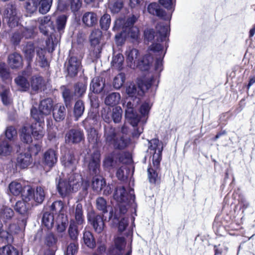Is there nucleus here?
I'll use <instances>...</instances> for the list:
<instances>
[{"label": "nucleus", "mask_w": 255, "mask_h": 255, "mask_svg": "<svg viewBox=\"0 0 255 255\" xmlns=\"http://www.w3.org/2000/svg\"><path fill=\"white\" fill-rule=\"evenodd\" d=\"M114 198L118 203V207L115 210V217L119 218L118 214L121 213L126 214L129 207L135 208V195L132 189H130L128 192L123 186L117 187L114 193Z\"/></svg>", "instance_id": "nucleus-1"}, {"label": "nucleus", "mask_w": 255, "mask_h": 255, "mask_svg": "<svg viewBox=\"0 0 255 255\" xmlns=\"http://www.w3.org/2000/svg\"><path fill=\"white\" fill-rule=\"evenodd\" d=\"M87 88V82H78L74 85V92L65 86L61 87L62 90V97L68 113H71V108L73 105L75 96L80 99L85 95Z\"/></svg>", "instance_id": "nucleus-2"}, {"label": "nucleus", "mask_w": 255, "mask_h": 255, "mask_svg": "<svg viewBox=\"0 0 255 255\" xmlns=\"http://www.w3.org/2000/svg\"><path fill=\"white\" fill-rule=\"evenodd\" d=\"M82 180L81 176L77 173L71 174L68 182L60 179L57 184L59 193L64 196L71 192H76L80 187Z\"/></svg>", "instance_id": "nucleus-3"}, {"label": "nucleus", "mask_w": 255, "mask_h": 255, "mask_svg": "<svg viewBox=\"0 0 255 255\" xmlns=\"http://www.w3.org/2000/svg\"><path fill=\"white\" fill-rule=\"evenodd\" d=\"M54 109L53 101L51 98L41 100L38 108L32 106L30 109V115L35 121H43L44 116L50 115Z\"/></svg>", "instance_id": "nucleus-4"}, {"label": "nucleus", "mask_w": 255, "mask_h": 255, "mask_svg": "<svg viewBox=\"0 0 255 255\" xmlns=\"http://www.w3.org/2000/svg\"><path fill=\"white\" fill-rule=\"evenodd\" d=\"M148 140V149L143 159H162L163 144L158 138Z\"/></svg>", "instance_id": "nucleus-5"}, {"label": "nucleus", "mask_w": 255, "mask_h": 255, "mask_svg": "<svg viewBox=\"0 0 255 255\" xmlns=\"http://www.w3.org/2000/svg\"><path fill=\"white\" fill-rule=\"evenodd\" d=\"M19 20V17L16 6L13 4H7L2 14L3 23H6L11 29L18 25Z\"/></svg>", "instance_id": "nucleus-6"}, {"label": "nucleus", "mask_w": 255, "mask_h": 255, "mask_svg": "<svg viewBox=\"0 0 255 255\" xmlns=\"http://www.w3.org/2000/svg\"><path fill=\"white\" fill-rule=\"evenodd\" d=\"M125 117L127 122L132 127L138 126L139 122H141L142 124H145L146 123V119L145 120L142 119L134 108L133 105L131 102H128L127 104Z\"/></svg>", "instance_id": "nucleus-7"}, {"label": "nucleus", "mask_w": 255, "mask_h": 255, "mask_svg": "<svg viewBox=\"0 0 255 255\" xmlns=\"http://www.w3.org/2000/svg\"><path fill=\"white\" fill-rule=\"evenodd\" d=\"M67 76L74 78L77 76L79 70L81 68L82 64L80 59L76 56L69 55L65 63Z\"/></svg>", "instance_id": "nucleus-8"}, {"label": "nucleus", "mask_w": 255, "mask_h": 255, "mask_svg": "<svg viewBox=\"0 0 255 255\" xmlns=\"http://www.w3.org/2000/svg\"><path fill=\"white\" fill-rule=\"evenodd\" d=\"M84 140V133L81 128H72L65 135V141L67 144H78Z\"/></svg>", "instance_id": "nucleus-9"}, {"label": "nucleus", "mask_w": 255, "mask_h": 255, "mask_svg": "<svg viewBox=\"0 0 255 255\" xmlns=\"http://www.w3.org/2000/svg\"><path fill=\"white\" fill-rule=\"evenodd\" d=\"M87 219L96 232L101 233L103 231L105 224L102 216L92 211L88 213Z\"/></svg>", "instance_id": "nucleus-10"}, {"label": "nucleus", "mask_w": 255, "mask_h": 255, "mask_svg": "<svg viewBox=\"0 0 255 255\" xmlns=\"http://www.w3.org/2000/svg\"><path fill=\"white\" fill-rule=\"evenodd\" d=\"M147 10L149 13L155 15L161 19L169 21L171 19V13H167L164 9L155 2L149 3L147 5Z\"/></svg>", "instance_id": "nucleus-11"}, {"label": "nucleus", "mask_w": 255, "mask_h": 255, "mask_svg": "<svg viewBox=\"0 0 255 255\" xmlns=\"http://www.w3.org/2000/svg\"><path fill=\"white\" fill-rule=\"evenodd\" d=\"M131 239L130 243L128 246V251L125 252L124 248L126 246L125 239L124 237H117L115 240V248L112 251L113 255H131L132 253Z\"/></svg>", "instance_id": "nucleus-12"}, {"label": "nucleus", "mask_w": 255, "mask_h": 255, "mask_svg": "<svg viewBox=\"0 0 255 255\" xmlns=\"http://www.w3.org/2000/svg\"><path fill=\"white\" fill-rule=\"evenodd\" d=\"M157 41L163 42L166 40L169 41L168 37L170 35V28L169 25L164 22H158L156 26Z\"/></svg>", "instance_id": "nucleus-13"}, {"label": "nucleus", "mask_w": 255, "mask_h": 255, "mask_svg": "<svg viewBox=\"0 0 255 255\" xmlns=\"http://www.w3.org/2000/svg\"><path fill=\"white\" fill-rule=\"evenodd\" d=\"M71 113H68L67 111L68 116H71L72 115L74 117L75 121H78L83 115L85 111V106L84 102L81 100H77L71 108Z\"/></svg>", "instance_id": "nucleus-14"}, {"label": "nucleus", "mask_w": 255, "mask_h": 255, "mask_svg": "<svg viewBox=\"0 0 255 255\" xmlns=\"http://www.w3.org/2000/svg\"><path fill=\"white\" fill-rule=\"evenodd\" d=\"M41 150V146L38 143L29 145L27 150L24 151H17L18 156L16 159H24L27 158L30 159L32 155H36Z\"/></svg>", "instance_id": "nucleus-15"}, {"label": "nucleus", "mask_w": 255, "mask_h": 255, "mask_svg": "<svg viewBox=\"0 0 255 255\" xmlns=\"http://www.w3.org/2000/svg\"><path fill=\"white\" fill-rule=\"evenodd\" d=\"M45 86V82L42 76L34 75L29 78V88H31L33 92L38 93Z\"/></svg>", "instance_id": "nucleus-16"}, {"label": "nucleus", "mask_w": 255, "mask_h": 255, "mask_svg": "<svg viewBox=\"0 0 255 255\" xmlns=\"http://www.w3.org/2000/svg\"><path fill=\"white\" fill-rule=\"evenodd\" d=\"M158 77L155 74L152 75L148 78H137L136 84L138 88L142 92L148 90L154 83Z\"/></svg>", "instance_id": "nucleus-17"}, {"label": "nucleus", "mask_w": 255, "mask_h": 255, "mask_svg": "<svg viewBox=\"0 0 255 255\" xmlns=\"http://www.w3.org/2000/svg\"><path fill=\"white\" fill-rule=\"evenodd\" d=\"M35 123L32 124L29 128L31 134L35 140L41 139L44 135L43 126L44 125L43 121H35Z\"/></svg>", "instance_id": "nucleus-18"}, {"label": "nucleus", "mask_w": 255, "mask_h": 255, "mask_svg": "<svg viewBox=\"0 0 255 255\" xmlns=\"http://www.w3.org/2000/svg\"><path fill=\"white\" fill-rule=\"evenodd\" d=\"M153 62V57L149 54H146L137 60L136 67L140 71H147L150 69Z\"/></svg>", "instance_id": "nucleus-19"}, {"label": "nucleus", "mask_w": 255, "mask_h": 255, "mask_svg": "<svg viewBox=\"0 0 255 255\" xmlns=\"http://www.w3.org/2000/svg\"><path fill=\"white\" fill-rule=\"evenodd\" d=\"M129 163L123 164L117 172V176L120 180H125L130 175H132L133 169V160H129Z\"/></svg>", "instance_id": "nucleus-20"}, {"label": "nucleus", "mask_w": 255, "mask_h": 255, "mask_svg": "<svg viewBox=\"0 0 255 255\" xmlns=\"http://www.w3.org/2000/svg\"><path fill=\"white\" fill-rule=\"evenodd\" d=\"M160 166V160H152L147 169L148 177L151 183H155L157 177V171Z\"/></svg>", "instance_id": "nucleus-21"}, {"label": "nucleus", "mask_w": 255, "mask_h": 255, "mask_svg": "<svg viewBox=\"0 0 255 255\" xmlns=\"http://www.w3.org/2000/svg\"><path fill=\"white\" fill-rule=\"evenodd\" d=\"M7 62L12 69H19L22 66V57L16 52L12 53L8 55Z\"/></svg>", "instance_id": "nucleus-22"}, {"label": "nucleus", "mask_w": 255, "mask_h": 255, "mask_svg": "<svg viewBox=\"0 0 255 255\" xmlns=\"http://www.w3.org/2000/svg\"><path fill=\"white\" fill-rule=\"evenodd\" d=\"M83 23L87 27H92L98 23V17L96 13L92 11L86 12L82 17Z\"/></svg>", "instance_id": "nucleus-23"}, {"label": "nucleus", "mask_w": 255, "mask_h": 255, "mask_svg": "<svg viewBox=\"0 0 255 255\" xmlns=\"http://www.w3.org/2000/svg\"><path fill=\"white\" fill-rule=\"evenodd\" d=\"M12 149L11 143L4 140L2 136H0V156L6 157L10 155Z\"/></svg>", "instance_id": "nucleus-24"}, {"label": "nucleus", "mask_w": 255, "mask_h": 255, "mask_svg": "<svg viewBox=\"0 0 255 255\" xmlns=\"http://www.w3.org/2000/svg\"><path fill=\"white\" fill-rule=\"evenodd\" d=\"M34 204L32 203H26L23 201H18L14 206L15 211L19 214L27 215L29 210Z\"/></svg>", "instance_id": "nucleus-25"}, {"label": "nucleus", "mask_w": 255, "mask_h": 255, "mask_svg": "<svg viewBox=\"0 0 255 255\" xmlns=\"http://www.w3.org/2000/svg\"><path fill=\"white\" fill-rule=\"evenodd\" d=\"M125 214H122L121 213H119L118 214V217L119 218H116L115 217V213L110 211V213L109 214V219H112L113 218L114 220H116L117 221H120L119 224V231L120 232H123L127 227L128 224V219L126 217H124Z\"/></svg>", "instance_id": "nucleus-26"}, {"label": "nucleus", "mask_w": 255, "mask_h": 255, "mask_svg": "<svg viewBox=\"0 0 255 255\" xmlns=\"http://www.w3.org/2000/svg\"><path fill=\"white\" fill-rule=\"evenodd\" d=\"M72 211L75 223L78 225H82L85 222L82 205L81 203H78L75 209H73Z\"/></svg>", "instance_id": "nucleus-27"}, {"label": "nucleus", "mask_w": 255, "mask_h": 255, "mask_svg": "<svg viewBox=\"0 0 255 255\" xmlns=\"http://www.w3.org/2000/svg\"><path fill=\"white\" fill-rule=\"evenodd\" d=\"M25 59L28 65H30L35 55V49L34 44L31 42L27 43L23 50Z\"/></svg>", "instance_id": "nucleus-28"}, {"label": "nucleus", "mask_w": 255, "mask_h": 255, "mask_svg": "<svg viewBox=\"0 0 255 255\" xmlns=\"http://www.w3.org/2000/svg\"><path fill=\"white\" fill-rule=\"evenodd\" d=\"M21 195L22 198V201L26 203H32L34 206L36 205V204H34V190L30 186H24Z\"/></svg>", "instance_id": "nucleus-29"}, {"label": "nucleus", "mask_w": 255, "mask_h": 255, "mask_svg": "<svg viewBox=\"0 0 255 255\" xmlns=\"http://www.w3.org/2000/svg\"><path fill=\"white\" fill-rule=\"evenodd\" d=\"M126 61L128 66L131 67L135 63L136 60L139 56V52L138 50L135 48H132L127 51L126 52Z\"/></svg>", "instance_id": "nucleus-30"}, {"label": "nucleus", "mask_w": 255, "mask_h": 255, "mask_svg": "<svg viewBox=\"0 0 255 255\" xmlns=\"http://www.w3.org/2000/svg\"><path fill=\"white\" fill-rule=\"evenodd\" d=\"M17 130L12 126H8L6 128L3 133L0 135L2 136L4 140L11 143L14 142L17 137Z\"/></svg>", "instance_id": "nucleus-31"}, {"label": "nucleus", "mask_w": 255, "mask_h": 255, "mask_svg": "<svg viewBox=\"0 0 255 255\" xmlns=\"http://www.w3.org/2000/svg\"><path fill=\"white\" fill-rule=\"evenodd\" d=\"M66 107L65 104L60 105L58 109H53L52 111L53 117L54 120L57 122L63 121L66 115Z\"/></svg>", "instance_id": "nucleus-32"}, {"label": "nucleus", "mask_w": 255, "mask_h": 255, "mask_svg": "<svg viewBox=\"0 0 255 255\" xmlns=\"http://www.w3.org/2000/svg\"><path fill=\"white\" fill-rule=\"evenodd\" d=\"M14 214L13 210L9 207L3 206L0 209V219L3 222L9 221L13 217Z\"/></svg>", "instance_id": "nucleus-33"}, {"label": "nucleus", "mask_w": 255, "mask_h": 255, "mask_svg": "<svg viewBox=\"0 0 255 255\" xmlns=\"http://www.w3.org/2000/svg\"><path fill=\"white\" fill-rule=\"evenodd\" d=\"M166 51L162 55H159V57L156 58L155 63L154 64V69L155 71H158L159 73L155 74L156 76L158 77L157 84L156 85V88L158 87V84L159 82V78L160 76V73L163 70V59L165 56Z\"/></svg>", "instance_id": "nucleus-34"}, {"label": "nucleus", "mask_w": 255, "mask_h": 255, "mask_svg": "<svg viewBox=\"0 0 255 255\" xmlns=\"http://www.w3.org/2000/svg\"><path fill=\"white\" fill-rule=\"evenodd\" d=\"M14 82L16 84L21 88V92H27L29 89V80L22 76L18 75L14 79Z\"/></svg>", "instance_id": "nucleus-35"}, {"label": "nucleus", "mask_w": 255, "mask_h": 255, "mask_svg": "<svg viewBox=\"0 0 255 255\" xmlns=\"http://www.w3.org/2000/svg\"><path fill=\"white\" fill-rule=\"evenodd\" d=\"M120 99L121 96L119 93L113 92L106 96L104 102L107 106L114 107L119 103Z\"/></svg>", "instance_id": "nucleus-36"}, {"label": "nucleus", "mask_w": 255, "mask_h": 255, "mask_svg": "<svg viewBox=\"0 0 255 255\" xmlns=\"http://www.w3.org/2000/svg\"><path fill=\"white\" fill-rule=\"evenodd\" d=\"M83 240L85 245L89 248L93 249L96 247L95 239L92 233L90 231L83 232Z\"/></svg>", "instance_id": "nucleus-37"}, {"label": "nucleus", "mask_w": 255, "mask_h": 255, "mask_svg": "<svg viewBox=\"0 0 255 255\" xmlns=\"http://www.w3.org/2000/svg\"><path fill=\"white\" fill-rule=\"evenodd\" d=\"M96 205L97 209L103 214L107 213L109 211L113 212V210H111L112 207L108 205L107 201L102 197H98L96 199Z\"/></svg>", "instance_id": "nucleus-38"}, {"label": "nucleus", "mask_w": 255, "mask_h": 255, "mask_svg": "<svg viewBox=\"0 0 255 255\" xmlns=\"http://www.w3.org/2000/svg\"><path fill=\"white\" fill-rule=\"evenodd\" d=\"M77 225L74 219L70 220L68 232L70 239L73 241H76L77 240L79 234Z\"/></svg>", "instance_id": "nucleus-39"}, {"label": "nucleus", "mask_w": 255, "mask_h": 255, "mask_svg": "<svg viewBox=\"0 0 255 255\" xmlns=\"http://www.w3.org/2000/svg\"><path fill=\"white\" fill-rule=\"evenodd\" d=\"M152 104H150L149 101H145L140 106L139 108V113L140 116L142 119H147L148 115L151 109Z\"/></svg>", "instance_id": "nucleus-40"}, {"label": "nucleus", "mask_w": 255, "mask_h": 255, "mask_svg": "<svg viewBox=\"0 0 255 255\" xmlns=\"http://www.w3.org/2000/svg\"><path fill=\"white\" fill-rule=\"evenodd\" d=\"M124 57L121 53H118L113 57L111 65L116 67L119 71L124 68Z\"/></svg>", "instance_id": "nucleus-41"}, {"label": "nucleus", "mask_w": 255, "mask_h": 255, "mask_svg": "<svg viewBox=\"0 0 255 255\" xmlns=\"http://www.w3.org/2000/svg\"><path fill=\"white\" fill-rule=\"evenodd\" d=\"M40 0H27L25 4L27 12L32 14L36 12L39 5Z\"/></svg>", "instance_id": "nucleus-42"}, {"label": "nucleus", "mask_w": 255, "mask_h": 255, "mask_svg": "<svg viewBox=\"0 0 255 255\" xmlns=\"http://www.w3.org/2000/svg\"><path fill=\"white\" fill-rule=\"evenodd\" d=\"M10 193L14 196H18L22 193L24 188L21 183L13 181L11 182L8 186Z\"/></svg>", "instance_id": "nucleus-43"}, {"label": "nucleus", "mask_w": 255, "mask_h": 255, "mask_svg": "<svg viewBox=\"0 0 255 255\" xmlns=\"http://www.w3.org/2000/svg\"><path fill=\"white\" fill-rule=\"evenodd\" d=\"M42 222L48 229L52 228L54 225L53 213L51 214L48 212H45L43 215Z\"/></svg>", "instance_id": "nucleus-44"}, {"label": "nucleus", "mask_w": 255, "mask_h": 255, "mask_svg": "<svg viewBox=\"0 0 255 255\" xmlns=\"http://www.w3.org/2000/svg\"><path fill=\"white\" fill-rule=\"evenodd\" d=\"M21 140L25 143L29 144L32 141V137L29 129L26 127H23L20 134Z\"/></svg>", "instance_id": "nucleus-45"}, {"label": "nucleus", "mask_w": 255, "mask_h": 255, "mask_svg": "<svg viewBox=\"0 0 255 255\" xmlns=\"http://www.w3.org/2000/svg\"><path fill=\"white\" fill-rule=\"evenodd\" d=\"M128 38H129L132 42H137L139 39V31L137 27H131L126 29Z\"/></svg>", "instance_id": "nucleus-46"}, {"label": "nucleus", "mask_w": 255, "mask_h": 255, "mask_svg": "<svg viewBox=\"0 0 255 255\" xmlns=\"http://www.w3.org/2000/svg\"><path fill=\"white\" fill-rule=\"evenodd\" d=\"M38 11L42 14L47 13L50 9L53 0H40Z\"/></svg>", "instance_id": "nucleus-47"}, {"label": "nucleus", "mask_w": 255, "mask_h": 255, "mask_svg": "<svg viewBox=\"0 0 255 255\" xmlns=\"http://www.w3.org/2000/svg\"><path fill=\"white\" fill-rule=\"evenodd\" d=\"M39 29L41 33L45 36H48L53 34L55 32V26L54 22H51V24L48 23L47 24L44 25H39Z\"/></svg>", "instance_id": "nucleus-48"}, {"label": "nucleus", "mask_w": 255, "mask_h": 255, "mask_svg": "<svg viewBox=\"0 0 255 255\" xmlns=\"http://www.w3.org/2000/svg\"><path fill=\"white\" fill-rule=\"evenodd\" d=\"M158 2L161 6L170 11L167 12V13H171V15H172L175 9L176 0H158Z\"/></svg>", "instance_id": "nucleus-49"}, {"label": "nucleus", "mask_w": 255, "mask_h": 255, "mask_svg": "<svg viewBox=\"0 0 255 255\" xmlns=\"http://www.w3.org/2000/svg\"><path fill=\"white\" fill-rule=\"evenodd\" d=\"M111 18L110 14L107 13H104L100 18L99 20L100 26L103 30H107L110 26Z\"/></svg>", "instance_id": "nucleus-50"}, {"label": "nucleus", "mask_w": 255, "mask_h": 255, "mask_svg": "<svg viewBox=\"0 0 255 255\" xmlns=\"http://www.w3.org/2000/svg\"><path fill=\"white\" fill-rule=\"evenodd\" d=\"M0 255H19L18 250L10 245L0 248Z\"/></svg>", "instance_id": "nucleus-51"}, {"label": "nucleus", "mask_w": 255, "mask_h": 255, "mask_svg": "<svg viewBox=\"0 0 255 255\" xmlns=\"http://www.w3.org/2000/svg\"><path fill=\"white\" fill-rule=\"evenodd\" d=\"M67 19L68 16L66 14L58 16L56 18V27L55 29H56L59 32H60L65 29Z\"/></svg>", "instance_id": "nucleus-52"}, {"label": "nucleus", "mask_w": 255, "mask_h": 255, "mask_svg": "<svg viewBox=\"0 0 255 255\" xmlns=\"http://www.w3.org/2000/svg\"><path fill=\"white\" fill-rule=\"evenodd\" d=\"M130 142V140L129 138L122 136L115 141L114 146L116 149H123L126 148L129 144Z\"/></svg>", "instance_id": "nucleus-53"}, {"label": "nucleus", "mask_w": 255, "mask_h": 255, "mask_svg": "<svg viewBox=\"0 0 255 255\" xmlns=\"http://www.w3.org/2000/svg\"><path fill=\"white\" fill-rule=\"evenodd\" d=\"M128 38L126 29H123L115 35V40L118 46L123 45Z\"/></svg>", "instance_id": "nucleus-54"}, {"label": "nucleus", "mask_w": 255, "mask_h": 255, "mask_svg": "<svg viewBox=\"0 0 255 255\" xmlns=\"http://www.w3.org/2000/svg\"><path fill=\"white\" fill-rule=\"evenodd\" d=\"M105 180L102 177H94L92 181V188L94 191H101L105 184Z\"/></svg>", "instance_id": "nucleus-55"}, {"label": "nucleus", "mask_w": 255, "mask_h": 255, "mask_svg": "<svg viewBox=\"0 0 255 255\" xmlns=\"http://www.w3.org/2000/svg\"><path fill=\"white\" fill-rule=\"evenodd\" d=\"M44 197L45 193L43 188L41 186L37 187L36 192L34 193V204H36L37 205L38 204L42 203L44 199Z\"/></svg>", "instance_id": "nucleus-56"}, {"label": "nucleus", "mask_w": 255, "mask_h": 255, "mask_svg": "<svg viewBox=\"0 0 255 255\" xmlns=\"http://www.w3.org/2000/svg\"><path fill=\"white\" fill-rule=\"evenodd\" d=\"M69 7L72 13L76 15L82 7V0H68Z\"/></svg>", "instance_id": "nucleus-57"}, {"label": "nucleus", "mask_w": 255, "mask_h": 255, "mask_svg": "<svg viewBox=\"0 0 255 255\" xmlns=\"http://www.w3.org/2000/svg\"><path fill=\"white\" fill-rule=\"evenodd\" d=\"M10 77V71L4 62H0V78L3 80H6Z\"/></svg>", "instance_id": "nucleus-58"}, {"label": "nucleus", "mask_w": 255, "mask_h": 255, "mask_svg": "<svg viewBox=\"0 0 255 255\" xmlns=\"http://www.w3.org/2000/svg\"><path fill=\"white\" fill-rule=\"evenodd\" d=\"M58 157L57 149L49 148L43 153L42 159H58Z\"/></svg>", "instance_id": "nucleus-59"}, {"label": "nucleus", "mask_w": 255, "mask_h": 255, "mask_svg": "<svg viewBox=\"0 0 255 255\" xmlns=\"http://www.w3.org/2000/svg\"><path fill=\"white\" fill-rule=\"evenodd\" d=\"M163 46L159 43L153 42L148 48V50L152 51L158 57L162 55Z\"/></svg>", "instance_id": "nucleus-60"}, {"label": "nucleus", "mask_w": 255, "mask_h": 255, "mask_svg": "<svg viewBox=\"0 0 255 255\" xmlns=\"http://www.w3.org/2000/svg\"><path fill=\"white\" fill-rule=\"evenodd\" d=\"M122 113V109L119 106H116L113 109L112 118L115 123H119L121 122Z\"/></svg>", "instance_id": "nucleus-61"}, {"label": "nucleus", "mask_w": 255, "mask_h": 255, "mask_svg": "<svg viewBox=\"0 0 255 255\" xmlns=\"http://www.w3.org/2000/svg\"><path fill=\"white\" fill-rule=\"evenodd\" d=\"M100 160H90L88 168L92 175H97L100 171Z\"/></svg>", "instance_id": "nucleus-62"}, {"label": "nucleus", "mask_w": 255, "mask_h": 255, "mask_svg": "<svg viewBox=\"0 0 255 255\" xmlns=\"http://www.w3.org/2000/svg\"><path fill=\"white\" fill-rule=\"evenodd\" d=\"M125 22V17H120L117 18L114 22L112 30L114 31H118L120 29H126Z\"/></svg>", "instance_id": "nucleus-63"}, {"label": "nucleus", "mask_w": 255, "mask_h": 255, "mask_svg": "<svg viewBox=\"0 0 255 255\" xmlns=\"http://www.w3.org/2000/svg\"><path fill=\"white\" fill-rule=\"evenodd\" d=\"M104 84L101 87V83L99 81H96L95 83L93 81L90 84V90L94 93L100 94L106 92L104 90Z\"/></svg>", "instance_id": "nucleus-64"}]
</instances>
